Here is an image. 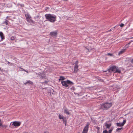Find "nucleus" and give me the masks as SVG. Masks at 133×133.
I'll return each instance as SVG.
<instances>
[{
	"mask_svg": "<svg viewBox=\"0 0 133 133\" xmlns=\"http://www.w3.org/2000/svg\"><path fill=\"white\" fill-rule=\"evenodd\" d=\"M1 119H0V122H1Z\"/></svg>",
	"mask_w": 133,
	"mask_h": 133,
	"instance_id": "53",
	"label": "nucleus"
},
{
	"mask_svg": "<svg viewBox=\"0 0 133 133\" xmlns=\"http://www.w3.org/2000/svg\"><path fill=\"white\" fill-rule=\"evenodd\" d=\"M131 62L132 63H133V59H132L131 61Z\"/></svg>",
	"mask_w": 133,
	"mask_h": 133,
	"instance_id": "45",
	"label": "nucleus"
},
{
	"mask_svg": "<svg viewBox=\"0 0 133 133\" xmlns=\"http://www.w3.org/2000/svg\"><path fill=\"white\" fill-rule=\"evenodd\" d=\"M63 121V123L65 124V126H66V123H67V120L66 119V118L65 117H64L62 119Z\"/></svg>",
	"mask_w": 133,
	"mask_h": 133,
	"instance_id": "13",
	"label": "nucleus"
},
{
	"mask_svg": "<svg viewBox=\"0 0 133 133\" xmlns=\"http://www.w3.org/2000/svg\"><path fill=\"white\" fill-rule=\"evenodd\" d=\"M122 124V123H116L117 126L118 127H122L123 126V125L121 124Z\"/></svg>",
	"mask_w": 133,
	"mask_h": 133,
	"instance_id": "19",
	"label": "nucleus"
},
{
	"mask_svg": "<svg viewBox=\"0 0 133 133\" xmlns=\"http://www.w3.org/2000/svg\"><path fill=\"white\" fill-rule=\"evenodd\" d=\"M78 65H75L74 67V72L76 73L78 70Z\"/></svg>",
	"mask_w": 133,
	"mask_h": 133,
	"instance_id": "7",
	"label": "nucleus"
},
{
	"mask_svg": "<svg viewBox=\"0 0 133 133\" xmlns=\"http://www.w3.org/2000/svg\"><path fill=\"white\" fill-rule=\"evenodd\" d=\"M19 68L22 69V71H26V70H25L24 69H23V68H21V67Z\"/></svg>",
	"mask_w": 133,
	"mask_h": 133,
	"instance_id": "31",
	"label": "nucleus"
},
{
	"mask_svg": "<svg viewBox=\"0 0 133 133\" xmlns=\"http://www.w3.org/2000/svg\"><path fill=\"white\" fill-rule=\"evenodd\" d=\"M46 88H44V89H46Z\"/></svg>",
	"mask_w": 133,
	"mask_h": 133,
	"instance_id": "54",
	"label": "nucleus"
},
{
	"mask_svg": "<svg viewBox=\"0 0 133 133\" xmlns=\"http://www.w3.org/2000/svg\"><path fill=\"white\" fill-rule=\"evenodd\" d=\"M78 61H76L75 63V65H78Z\"/></svg>",
	"mask_w": 133,
	"mask_h": 133,
	"instance_id": "29",
	"label": "nucleus"
},
{
	"mask_svg": "<svg viewBox=\"0 0 133 133\" xmlns=\"http://www.w3.org/2000/svg\"><path fill=\"white\" fill-rule=\"evenodd\" d=\"M47 83V81H45V82H44L42 83Z\"/></svg>",
	"mask_w": 133,
	"mask_h": 133,
	"instance_id": "43",
	"label": "nucleus"
},
{
	"mask_svg": "<svg viewBox=\"0 0 133 133\" xmlns=\"http://www.w3.org/2000/svg\"><path fill=\"white\" fill-rule=\"evenodd\" d=\"M116 27V26H115L114 27H113V29H114L115 28V27Z\"/></svg>",
	"mask_w": 133,
	"mask_h": 133,
	"instance_id": "49",
	"label": "nucleus"
},
{
	"mask_svg": "<svg viewBox=\"0 0 133 133\" xmlns=\"http://www.w3.org/2000/svg\"><path fill=\"white\" fill-rule=\"evenodd\" d=\"M27 82H28V83L30 84L31 85H33V84H34L30 80H29V81H27Z\"/></svg>",
	"mask_w": 133,
	"mask_h": 133,
	"instance_id": "21",
	"label": "nucleus"
},
{
	"mask_svg": "<svg viewBox=\"0 0 133 133\" xmlns=\"http://www.w3.org/2000/svg\"><path fill=\"white\" fill-rule=\"evenodd\" d=\"M19 5H20L21 7H23L24 6V5L23 4H19Z\"/></svg>",
	"mask_w": 133,
	"mask_h": 133,
	"instance_id": "38",
	"label": "nucleus"
},
{
	"mask_svg": "<svg viewBox=\"0 0 133 133\" xmlns=\"http://www.w3.org/2000/svg\"><path fill=\"white\" fill-rule=\"evenodd\" d=\"M44 133H49V132L48 131H45Z\"/></svg>",
	"mask_w": 133,
	"mask_h": 133,
	"instance_id": "42",
	"label": "nucleus"
},
{
	"mask_svg": "<svg viewBox=\"0 0 133 133\" xmlns=\"http://www.w3.org/2000/svg\"><path fill=\"white\" fill-rule=\"evenodd\" d=\"M108 55H110L111 56H112L113 54H110V53H108Z\"/></svg>",
	"mask_w": 133,
	"mask_h": 133,
	"instance_id": "35",
	"label": "nucleus"
},
{
	"mask_svg": "<svg viewBox=\"0 0 133 133\" xmlns=\"http://www.w3.org/2000/svg\"><path fill=\"white\" fill-rule=\"evenodd\" d=\"M0 70L1 71H2V69H1V68H0Z\"/></svg>",
	"mask_w": 133,
	"mask_h": 133,
	"instance_id": "48",
	"label": "nucleus"
},
{
	"mask_svg": "<svg viewBox=\"0 0 133 133\" xmlns=\"http://www.w3.org/2000/svg\"><path fill=\"white\" fill-rule=\"evenodd\" d=\"M133 38V37L130 38V39H132V38Z\"/></svg>",
	"mask_w": 133,
	"mask_h": 133,
	"instance_id": "50",
	"label": "nucleus"
},
{
	"mask_svg": "<svg viewBox=\"0 0 133 133\" xmlns=\"http://www.w3.org/2000/svg\"><path fill=\"white\" fill-rule=\"evenodd\" d=\"M64 113H65L66 114H68V115H70V113L69 111H68V110L67 109L65 108L64 109Z\"/></svg>",
	"mask_w": 133,
	"mask_h": 133,
	"instance_id": "11",
	"label": "nucleus"
},
{
	"mask_svg": "<svg viewBox=\"0 0 133 133\" xmlns=\"http://www.w3.org/2000/svg\"><path fill=\"white\" fill-rule=\"evenodd\" d=\"M61 83L62 85L66 88L69 86L70 87L74 84V83L72 82L69 80L61 81Z\"/></svg>",
	"mask_w": 133,
	"mask_h": 133,
	"instance_id": "4",
	"label": "nucleus"
},
{
	"mask_svg": "<svg viewBox=\"0 0 133 133\" xmlns=\"http://www.w3.org/2000/svg\"><path fill=\"white\" fill-rule=\"evenodd\" d=\"M78 133H80V132H79Z\"/></svg>",
	"mask_w": 133,
	"mask_h": 133,
	"instance_id": "55",
	"label": "nucleus"
},
{
	"mask_svg": "<svg viewBox=\"0 0 133 133\" xmlns=\"http://www.w3.org/2000/svg\"><path fill=\"white\" fill-rule=\"evenodd\" d=\"M87 131H85V130H83L82 133H87Z\"/></svg>",
	"mask_w": 133,
	"mask_h": 133,
	"instance_id": "34",
	"label": "nucleus"
},
{
	"mask_svg": "<svg viewBox=\"0 0 133 133\" xmlns=\"http://www.w3.org/2000/svg\"><path fill=\"white\" fill-rule=\"evenodd\" d=\"M65 79V78L63 76H60L59 79V81L64 80Z\"/></svg>",
	"mask_w": 133,
	"mask_h": 133,
	"instance_id": "17",
	"label": "nucleus"
},
{
	"mask_svg": "<svg viewBox=\"0 0 133 133\" xmlns=\"http://www.w3.org/2000/svg\"><path fill=\"white\" fill-rule=\"evenodd\" d=\"M129 47V45H127V44H126L125 46V49H126L128 48Z\"/></svg>",
	"mask_w": 133,
	"mask_h": 133,
	"instance_id": "26",
	"label": "nucleus"
},
{
	"mask_svg": "<svg viewBox=\"0 0 133 133\" xmlns=\"http://www.w3.org/2000/svg\"><path fill=\"white\" fill-rule=\"evenodd\" d=\"M89 125L90 124L89 123H87L86 125L84 128L83 130H84L88 131Z\"/></svg>",
	"mask_w": 133,
	"mask_h": 133,
	"instance_id": "10",
	"label": "nucleus"
},
{
	"mask_svg": "<svg viewBox=\"0 0 133 133\" xmlns=\"http://www.w3.org/2000/svg\"><path fill=\"white\" fill-rule=\"evenodd\" d=\"M85 48L87 50V52H89V49H88L87 48H86V47H85Z\"/></svg>",
	"mask_w": 133,
	"mask_h": 133,
	"instance_id": "36",
	"label": "nucleus"
},
{
	"mask_svg": "<svg viewBox=\"0 0 133 133\" xmlns=\"http://www.w3.org/2000/svg\"><path fill=\"white\" fill-rule=\"evenodd\" d=\"M8 22L9 21L8 20H7L6 19H5V21L3 22L2 24H5L6 25H8Z\"/></svg>",
	"mask_w": 133,
	"mask_h": 133,
	"instance_id": "15",
	"label": "nucleus"
},
{
	"mask_svg": "<svg viewBox=\"0 0 133 133\" xmlns=\"http://www.w3.org/2000/svg\"><path fill=\"white\" fill-rule=\"evenodd\" d=\"M126 50V49H122L121 51H119V53L118 54L119 55H120L122 54L123 53H124Z\"/></svg>",
	"mask_w": 133,
	"mask_h": 133,
	"instance_id": "12",
	"label": "nucleus"
},
{
	"mask_svg": "<svg viewBox=\"0 0 133 133\" xmlns=\"http://www.w3.org/2000/svg\"><path fill=\"white\" fill-rule=\"evenodd\" d=\"M31 18H29L26 19V21L29 23H32L33 24L35 23V22L31 19Z\"/></svg>",
	"mask_w": 133,
	"mask_h": 133,
	"instance_id": "9",
	"label": "nucleus"
},
{
	"mask_svg": "<svg viewBox=\"0 0 133 133\" xmlns=\"http://www.w3.org/2000/svg\"><path fill=\"white\" fill-rule=\"evenodd\" d=\"M8 64H10V65H13V64L12 63H10V62H9V61H8Z\"/></svg>",
	"mask_w": 133,
	"mask_h": 133,
	"instance_id": "32",
	"label": "nucleus"
},
{
	"mask_svg": "<svg viewBox=\"0 0 133 133\" xmlns=\"http://www.w3.org/2000/svg\"><path fill=\"white\" fill-rule=\"evenodd\" d=\"M113 130V129H111L109 130V131L108 133H111V131Z\"/></svg>",
	"mask_w": 133,
	"mask_h": 133,
	"instance_id": "27",
	"label": "nucleus"
},
{
	"mask_svg": "<svg viewBox=\"0 0 133 133\" xmlns=\"http://www.w3.org/2000/svg\"><path fill=\"white\" fill-rule=\"evenodd\" d=\"M108 71L109 72H113L114 73H121V71L118 68V67L115 65L110 67L109 69H108Z\"/></svg>",
	"mask_w": 133,
	"mask_h": 133,
	"instance_id": "3",
	"label": "nucleus"
},
{
	"mask_svg": "<svg viewBox=\"0 0 133 133\" xmlns=\"http://www.w3.org/2000/svg\"><path fill=\"white\" fill-rule=\"evenodd\" d=\"M57 34V31L51 32L50 34V35L52 37H56Z\"/></svg>",
	"mask_w": 133,
	"mask_h": 133,
	"instance_id": "6",
	"label": "nucleus"
},
{
	"mask_svg": "<svg viewBox=\"0 0 133 133\" xmlns=\"http://www.w3.org/2000/svg\"><path fill=\"white\" fill-rule=\"evenodd\" d=\"M112 105V104L111 103L106 102L101 104L99 105V107L100 109L107 110L110 108Z\"/></svg>",
	"mask_w": 133,
	"mask_h": 133,
	"instance_id": "1",
	"label": "nucleus"
},
{
	"mask_svg": "<svg viewBox=\"0 0 133 133\" xmlns=\"http://www.w3.org/2000/svg\"><path fill=\"white\" fill-rule=\"evenodd\" d=\"M25 16L26 17V19H27L29 18H31L30 15L29 14H25Z\"/></svg>",
	"mask_w": 133,
	"mask_h": 133,
	"instance_id": "14",
	"label": "nucleus"
},
{
	"mask_svg": "<svg viewBox=\"0 0 133 133\" xmlns=\"http://www.w3.org/2000/svg\"><path fill=\"white\" fill-rule=\"evenodd\" d=\"M132 41H131V42H129V43H128V44H127V45H129L130 44V43L131 42H132Z\"/></svg>",
	"mask_w": 133,
	"mask_h": 133,
	"instance_id": "41",
	"label": "nucleus"
},
{
	"mask_svg": "<svg viewBox=\"0 0 133 133\" xmlns=\"http://www.w3.org/2000/svg\"><path fill=\"white\" fill-rule=\"evenodd\" d=\"M26 72L27 73H28V71H26Z\"/></svg>",
	"mask_w": 133,
	"mask_h": 133,
	"instance_id": "51",
	"label": "nucleus"
},
{
	"mask_svg": "<svg viewBox=\"0 0 133 133\" xmlns=\"http://www.w3.org/2000/svg\"><path fill=\"white\" fill-rule=\"evenodd\" d=\"M113 29H110L109 30L107 31L106 32H109L111 31H112Z\"/></svg>",
	"mask_w": 133,
	"mask_h": 133,
	"instance_id": "30",
	"label": "nucleus"
},
{
	"mask_svg": "<svg viewBox=\"0 0 133 133\" xmlns=\"http://www.w3.org/2000/svg\"><path fill=\"white\" fill-rule=\"evenodd\" d=\"M3 33L2 32H0V36H1L2 35H3Z\"/></svg>",
	"mask_w": 133,
	"mask_h": 133,
	"instance_id": "39",
	"label": "nucleus"
},
{
	"mask_svg": "<svg viewBox=\"0 0 133 133\" xmlns=\"http://www.w3.org/2000/svg\"><path fill=\"white\" fill-rule=\"evenodd\" d=\"M15 37L14 36H12L11 38V39L12 41L14 40L15 39Z\"/></svg>",
	"mask_w": 133,
	"mask_h": 133,
	"instance_id": "25",
	"label": "nucleus"
},
{
	"mask_svg": "<svg viewBox=\"0 0 133 133\" xmlns=\"http://www.w3.org/2000/svg\"><path fill=\"white\" fill-rule=\"evenodd\" d=\"M46 19L52 23H54L56 20V16L52 15L50 14H46L45 15Z\"/></svg>",
	"mask_w": 133,
	"mask_h": 133,
	"instance_id": "2",
	"label": "nucleus"
},
{
	"mask_svg": "<svg viewBox=\"0 0 133 133\" xmlns=\"http://www.w3.org/2000/svg\"><path fill=\"white\" fill-rule=\"evenodd\" d=\"M2 123H1V122H0V126H2Z\"/></svg>",
	"mask_w": 133,
	"mask_h": 133,
	"instance_id": "46",
	"label": "nucleus"
},
{
	"mask_svg": "<svg viewBox=\"0 0 133 133\" xmlns=\"http://www.w3.org/2000/svg\"><path fill=\"white\" fill-rule=\"evenodd\" d=\"M3 127H5V128L7 127V126L6 125H3L2 124V126H1Z\"/></svg>",
	"mask_w": 133,
	"mask_h": 133,
	"instance_id": "33",
	"label": "nucleus"
},
{
	"mask_svg": "<svg viewBox=\"0 0 133 133\" xmlns=\"http://www.w3.org/2000/svg\"><path fill=\"white\" fill-rule=\"evenodd\" d=\"M123 129V128L122 127H121V128H117V129L116 130V131H118L119 130H120Z\"/></svg>",
	"mask_w": 133,
	"mask_h": 133,
	"instance_id": "24",
	"label": "nucleus"
},
{
	"mask_svg": "<svg viewBox=\"0 0 133 133\" xmlns=\"http://www.w3.org/2000/svg\"><path fill=\"white\" fill-rule=\"evenodd\" d=\"M96 129H97L98 130H99V128L97 127H96Z\"/></svg>",
	"mask_w": 133,
	"mask_h": 133,
	"instance_id": "40",
	"label": "nucleus"
},
{
	"mask_svg": "<svg viewBox=\"0 0 133 133\" xmlns=\"http://www.w3.org/2000/svg\"><path fill=\"white\" fill-rule=\"evenodd\" d=\"M100 81H102V82H103V79H101Z\"/></svg>",
	"mask_w": 133,
	"mask_h": 133,
	"instance_id": "47",
	"label": "nucleus"
},
{
	"mask_svg": "<svg viewBox=\"0 0 133 133\" xmlns=\"http://www.w3.org/2000/svg\"><path fill=\"white\" fill-rule=\"evenodd\" d=\"M114 90L116 91H119V89H120V87L118 85L115 86V87L114 88Z\"/></svg>",
	"mask_w": 133,
	"mask_h": 133,
	"instance_id": "8",
	"label": "nucleus"
},
{
	"mask_svg": "<svg viewBox=\"0 0 133 133\" xmlns=\"http://www.w3.org/2000/svg\"><path fill=\"white\" fill-rule=\"evenodd\" d=\"M103 133H108V132L107 130H105L103 131Z\"/></svg>",
	"mask_w": 133,
	"mask_h": 133,
	"instance_id": "28",
	"label": "nucleus"
},
{
	"mask_svg": "<svg viewBox=\"0 0 133 133\" xmlns=\"http://www.w3.org/2000/svg\"><path fill=\"white\" fill-rule=\"evenodd\" d=\"M28 83V82H26L25 83H24V84L25 85H26Z\"/></svg>",
	"mask_w": 133,
	"mask_h": 133,
	"instance_id": "44",
	"label": "nucleus"
},
{
	"mask_svg": "<svg viewBox=\"0 0 133 133\" xmlns=\"http://www.w3.org/2000/svg\"><path fill=\"white\" fill-rule=\"evenodd\" d=\"M8 18V17L7 16L6 17V19H7Z\"/></svg>",
	"mask_w": 133,
	"mask_h": 133,
	"instance_id": "52",
	"label": "nucleus"
},
{
	"mask_svg": "<svg viewBox=\"0 0 133 133\" xmlns=\"http://www.w3.org/2000/svg\"><path fill=\"white\" fill-rule=\"evenodd\" d=\"M21 123L20 122L14 121L13 122L12 125L15 127H18L21 125Z\"/></svg>",
	"mask_w": 133,
	"mask_h": 133,
	"instance_id": "5",
	"label": "nucleus"
},
{
	"mask_svg": "<svg viewBox=\"0 0 133 133\" xmlns=\"http://www.w3.org/2000/svg\"><path fill=\"white\" fill-rule=\"evenodd\" d=\"M111 123L107 124V123H106L105 125L107 128H109L111 126Z\"/></svg>",
	"mask_w": 133,
	"mask_h": 133,
	"instance_id": "16",
	"label": "nucleus"
},
{
	"mask_svg": "<svg viewBox=\"0 0 133 133\" xmlns=\"http://www.w3.org/2000/svg\"><path fill=\"white\" fill-rule=\"evenodd\" d=\"M39 75L40 77V78L42 79L43 78H44V77L41 74H39Z\"/></svg>",
	"mask_w": 133,
	"mask_h": 133,
	"instance_id": "22",
	"label": "nucleus"
},
{
	"mask_svg": "<svg viewBox=\"0 0 133 133\" xmlns=\"http://www.w3.org/2000/svg\"><path fill=\"white\" fill-rule=\"evenodd\" d=\"M65 117H64L63 116H61L60 115H59V119H63V118Z\"/></svg>",
	"mask_w": 133,
	"mask_h": 133,
	"instance_id": "20",
	"label": "nucleus"
},
{
	"mask_svg": "<svg viewBox=\"0 0 133 133\" xmlns=\"http://www.w3.org/2000/svg\"><path fill=\"white\" fill-rule=\"evenodd\" d=\"M124 25V24H121L120 25V26L121 27H123Z\"/></svg>",
	"mask_w": 133,
	"mask_h": 133,
	"instance_id": "37",
	"label": "nucleus"
},
{
	"mask_svg": "<svg viewBox=\"0 0 133 133\" xmlns=\"http://www.w3.org/2000/svg\"><path fill=\"white\" fill-rule=\"evenodd\" d=\"M1 40H0V42H1V41H2L4 39H5L4 36L3 34V35H2L1 36Z\"/></svg>",
	"mask_w": 133,
	"mask_h": 133,
	"instance_id": "18",
	"label": "nucleus"
},
{
	"mask_svg": "<svg viewBox=\"0 0 133 133\" xmlns=\"http://www.w3.org/2000/svg\"><path fill=\"white\" fill-rule=\"evenodd\" d=\"M126 121V120H123V122L122 123V124H121L123 126L124 124L125 123Z\"/></svg>",
	"mask_w": 133,
	"mask_h": 133,
	"instance_id": "23",
	"label": "nucleus"
}]
</instances>
